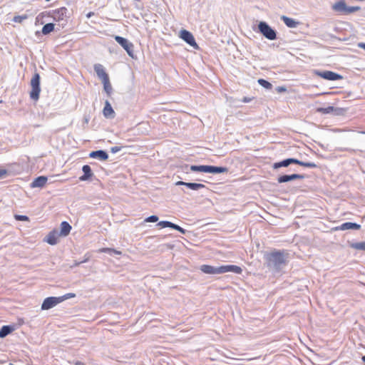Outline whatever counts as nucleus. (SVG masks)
I'll use <instances>...</instances> for the list:
<instances>
[{"label":"nucleus","instance_id":"obj_13","mask_svg":"<svg viewBox=\"0 0 365 365\" xmlns=\"http://www.w3.org/2000/svg\"><path fill=\"white\" fill-rule=\"evenodd\" d=\"M94 71L96 73L97 76L101 79L102 82L109 78L108 73L106 72L103 66L101 64H95Z\"/></svg>","mask_w":365,"mask_h":365},{"label":"nucleus","instance_id":"obj_28","mask_svg":"<svg viewBox=\"0 0 365 365\" xmlns=\"http://www.w3.org/2000/svg\"><path fill=\"white\" fill-rule=\"evenodd\" d=\"M350 247L351 248L357 250L365 251V241L364 242H353L350 245Z\"/></svg>","mask_w":365,"mask_h":365},{"label":"nucleus","instance_id":"obj_24","mask_svg":"<svg viewBox=\"0 0 365 365\" xmlns=\"http://www.w3.org/2000/svg\"><path fill=\"white\" fill-rule=\"evenodd\" d=\"M207 165H192L190 166V170L192 172H201L207 173Z\"/></svg>","mask_w":365,"mask_h":365},{"label":"nucleus","instance_id":"obj_8","mask_svg":"<svg viewBox=\"0 0 365 365\" xmlns=\"http://www.w3.org/2000/svg\"><path fill=\"white\" fill-rule=\"evenodd\" d=\"M314 73L327 81H338L343 79V76L337 73L331 71H319L315 70Z\"/></svg>","mask_w":365,"mask_h":365},{"label":"nucleus","instance_id":"obj_18","mask_svg":"<svg viewBox=\"0 0 365 365\" xmlns=\"http://www.w3.org/2000/svg\"><path fill=\"white\" fill-rule=\"evenodd\" d=\"M48 180L47 177L41 175L36 178L31 183V187H43Z\"/></svg>","mask_w":365,"mask_h":365},{"label":"nucleus","instance_id":"obj_38","mask_svg":"<svg viewBox=\"0 0 365 365\" xmlns=\"http://www.w3.org/2000/svg\"><path fill=\"white\" fill-rule=\"evenodd\" d=\"M15 219L19 221H28L29 220V217H27L26 215H16Z\"/></svg>","mask_w":365,"mask_h":365},{"label":"nucleus","instance_id":"obj_42","mask_svg":"<svg viewBox=\"0 0 365 365\" xmlns=\"http://www.w3.org/2000/svg\"><path fill=\"white\" fill-rule=\"evenodd\" d=\"M277 91L279 93L285 92L287 91L286 88L284 86H278L276 88Z\"/></svg>","mask_w":365,"mask_h":365},{"label":"nucleus","instance_id":"obj_47","mask_svg":"<svg viewBox=\"0 0 365 365\" xmlns=\"http://www.w3.org/2000/svg\"><path fill=\"white\" fill-rule=\"evenodd\" d=\"M135 6L138 9H140V5H138V4H137L136 2L135 3Z\"/></svg>","mask_w":365,"mask_h":365},{"label":"nucleus","instance_id":"obj_21","mask_svg":"<svg viewBox=\"0 0 365 365\" xmlns=\"http://www.w3.org/2000/svg\"><path fill=\"white\" fill-rule=\"evenodd\" d=\"M103 113L106 118H114L115 112L108 101H106L105 102Z\"/></svg>","mask_w":365,"mask_h":365},{"label":"nucleus","instance_id":"obj_32","mask_svg":"<svg viewBox=\"0 0 365 365\" xmlns=\"http://www.w3.org/2000/svg\"><path fill=\"white\" fill-rule=\"evenodd\" d=\"M101 252H105V253H108V255H121V252L120 251H118L116 250H114V249H112V248H102L101 250H100Z\"/></svg>","mask_w":365,"mask_h":365},{"label":"nucleus","instance_id":"obj_35","mask_svg":"<svg viewBox=\"0 0 365 365\" xmlns=\"http://www.w3.org/2000/svg\"><path fill=\"white\" fill-rule=\"evenodd\" d=\"M76 297V294L74 293H67L61 297H59L61 302H63L64 300L73 298Z\"/></svg>","mask_w":365,"mask_h":365},{"label":"nucleus","instance_id":"obj_22","mask_svg":"<svg viewBox=\"0 0 365 365\" xmlns=\"http://www.w3.org/2000/svg\"><path fill=\"white\" fill-rule=\"evenodd\" d=\"M71 230V226L70 224L66 221H63L61 223L60 231H58V233L61 236L66 237L70 233Z\"/></svg>","mask_w":365,"mask_h":365},{"label":"nucleus","instance_id":"obj_16","mask_svg":"<svg viewBox=\"0 0 365 365\" xmlns=\"http://www.w3.org/2000/svg\"><path fill=\"white\" fill-rule=\"evenodd\" d=\"M89 157L91 158H97L100 160L105 161L108 159V154L103 150H98L91 152L89 153Z\"/></svg>","mask_w":365,"mask_h":365},{"label":"nucleus","instance_id":"obj_9","mask_svg":"<svg viewBox=\"0 0 365 365\" xmlns=\"http://www.w3.org/2000/svg\"><path fill=\"white\" fill-rule=\"evenodd\" d=\"M180 37L185 41L188 45L191 46L195 49H198L199 46L195 42V38L191 32L187 30H181L180 32Z\"/></svg>","mask_w":365,"mask_h":365},{"label":"nucleus","instance_id":"obj_45","mask_svg":"<svg viewBox=\"0 0 365 365\" xmlns=\"http://www.w3.org/2000/svg\"><path fill=\"white\" fill-rule=\"evenodd\" d=\"M93 15H94V13H93V12H92V11H91V12H88V13L86 14V17H87L88 19H89V18H91L92 16H93Z\"/></svg>","mask_w":365,"mask_h":365},{"label":"nucleus","instance_id":"obj_19","mask_svg":"<svg viewBox=\"0 0 365 365\" xmlns=\"http://www.w3.org/2000/svg\"><path fill=\"white\" fill-rule=\"evenodd\" d=\"M280 19L284 23V24L291 29L297 28L299 25V22L294 19L289 18L287 16H282Z\"/></svg>","mask_w":365,"mask_h":365},{"label":"nucleus","instance_id":"obj_20","mask_svg":"<svg viewBox=\"0 0 365 365\" xmlns=\"http://www.w3.org/2000/svg\"><path fill=\"white\" fill-rule=\"evenodd\" d=\"M227 172L228 168L226 167L207 165V173L218 174Z\"/></svg>","mask_w":365,"mask_h":365},{"label":"nucleus","instance_id":"obj_3","mask_svg":"<svg viewBox=\"0 0 365 365\" xmlns=\"http://www.w3.org/2000/svg\"><path fill=\"white\" fill-rule=\"evenodd\" d=\"M291 164H297V165H299L301 166H304V167H307V168H318V165L317 164H315L314 163H309V162L307 163V162L301 161L298 159L292 158H287L282 161L274 163L273 164L272 167L274 169H278L282 167H288Z\"/></svg>","mask_w":365,"mask_h":365},{"label":"nucleus","instance_id":"obj_37","mask_svg":"<svg viewBox=\"0 0 365 365\" xmlns=\"http://www.w3.org/2000/svg\"><path fill=\"white\" fill-rule=\"evenodd\" d=\"M158 220V217L157 215H150L145 220V222H156Z\"/></svg>","mask_w":365,"mask_h":365},{"label":"nucleus","instance_id":"obj_23","mask_svg":"<svg viewBox=\"0 0 365 365\" xmlns=\"http://www.w3.org/2000/svg\"><path fill=\"white\" fill-rule=\"evenodd\" d=\"M14 330V326L4 325L0 329V338L3 339Z\"/></svg>","mask_w":365,"mask_h":365},{"label":"nucleus","instance_id":"obj_33","mask_svg":"<svg viewBox=\"0 0 365 365\" xmlns=\"http://www.w3.org/2000/svg\"><path fill=\"white\" fill-rule=\"evenodd\" d=\"M173 225V222H171L170 221H160L157 224V226L160 227L161 228H165V227H170L172 228V225Z\"/></svg>","mask_w":365,"mask_h":365},{"label":"nucleus","instance_id":"obj_10","mask_svg":"<svg viewBox=\"0 0 365 365\" xmlns=\"http://www.w3.org/2000/svg\"><path fill=\"white\" fill-rule=\"evenodd\" d=\"M61 303V300L59 297H48L46 298L42 304H41V309L42 310H48L53 307H54L58 304Z\"/></svg>","mask_w":365,"mask_h":365},{"label":"nucleus","instance_id":"obj_39","mask_svg":"<svg viewBox=\"0 0 365 365\" xmlns=\"http://www.w3.org/2000/svg\"><path fill=\"white\" fill-rule=\"evenodd\" d=\"M122 149V147H120V146H114V147H112L110 148V152L112 153H116L118 152H119L120 150H121Z\"/></svg>","mask_w":365,"mask_h":365},{"label":"nucleus","instance_id":"obj_27","mask_svg":"<svg viewBox=\"0 0 365 365\" xmlns=\"http://www.w3.org/2000/svg\"><path fill=\"white\" fill-rule=\"evenodd\" d=\"M334 110V106H328L327 108H317V112L322 114H332Z\"/></svg>","mask_w":365,"mask_h":365},{"label":"nucleus","instance_id":"obj_12","mask_svg":"<svg viewBox=\"0 0 365 365\" xmlns=\"http://www.w3.org/2000/svg\"><path fill=\"white\" fill-rule=\"evenodd\" d=\"M361 228V225L356 222H347L341 224L339 226L335 227L332 228V230H359Z\"/></svg>","mask_w":365,"mask_h":365},{"label":"nucleus","instance_id":"obj_34","mask_svg":"<svg viewBox=\"0 0 365 365\" xmlns=\"http://www.w3.org/2000/svg\"><path fill=\"white\" fill-rule=\"evenodd\" d=\"M28 19V15L24 14L21 16H15L12 21L15 23H21L24 20H26Z\"/></svg>","mask_w":365,"mask_h":365},{"label":"nucleus","instance_id":"obj_31","mask_svg":"<svg viewBox=\"0 0 365 365\" xmlns=\"http://www.w3.org/2000/svg\"><path fill=\"white\" fill-rule=\"evenodd\" d=\"M346 110L344 108L334 106V110L332 111L331 115H335V116H340V115H344L346 113Z\"/></svg>","mask_w":365,"mask_h":365},{"label":"nucleus","instance_id":"obj_6","mask_svg":"<svg viewBox=\"0 0 365 365\" xmlns=\"http://www.w3.org/2000/svg\"><path fill=\"white\" fill-rule=\"evenodd\" d=\"M258 31L266 38L270 41L277 39V31L273 29L266 21H259Z\"/></svg>","mask_w":365,"mask_h":365},{"label":"nucleus","instance_id":"obj_29","mask_svg":"<svg viewBox=\"0 0 365 365\" xmlns=\"http://www.w3.org/2000/svg\"><path fill=\"white\" fill-rule=\"evenodd\" d=\"M67 9L65 7H61L55 11L54 19H63L64 16H66V13Z\"/></svg>","mask_w":365,"mask_h":365},{"label":"nucleus","instance_id":"obj_36","mask_svg":"<svg viewBox=\"0 0 365 365\" xmlns=\"http://www.w3.org/2000/svg\"><path fill=\"white\" fill-rule=\"evenodd\" d=\"M172 229L179 231L182 234H185L187 230L180 227L178 225L173 223L172 225Z\"/></svg>","mask_w":365,"mask_h":365},{"label":"nucleus","instance_id":"obj_7","mask_svg":"<svg viewBox=\"0 0 365 365\" xmlns=\"http://www.w3.org/2000/svg\"><path fill=\"white\" fill-rule=\"evenodd\" d=\"M114 38L116 41V42L126 51L129 56H130L131 58H134V46L130 41H129L127 38L120 36H115Z\"/></svg>","mask_w":365,"mask_h":365},{"label":"nucleus","instance_id":"obj_40","mask_svg":"<svg viewBox=\"0 0 365 365\" xmlns=\"http://www.w3.org/2000/svg\"><path fill=\"white\" fill-rule=\"evenodd\" d=\"M6 174L7 170L6 169H0V179H3Z\"/></svg>","mask_w":365,"mask_h":365},{"label":"nucleus","instance_id":"obj_25","mask_svg":"<svg viewBox=\"0 0 365 365\" xmlns=\"http://www.w3.org/2000/svg\"><path fill=\"white\" fill-rule=\"evenodd\" d=\"M55 25L53 23L46 24L42 28V34L43 35H48L54 30Z\"/></svg>","mask_w":365,"mask_h":365},{"label":"nucleus","instance_id":"obj_15","mask_svg":"<svg viewBox=\"0 0 365 365\" xmlns=\"http://www.w3.org/2000/svg\"><path fill=\"white\" fill-rule=\"evenodd\" d=\"M59 237H61V235L58 233V230H53L46 236V242L51 245H56Z\"/></svg>","mask_w":365,"mask_h":365},{"label":"nucleus","instance_id":"obj_26","mask_svg":"<svg viewBox=\"0 0 365 365\" xmlns=\"http://www.w3.org/2000/svg\"><path fill=\"white\" fill-rule=\"evenodd\" d=\"M102 83L103 84L104 91L108 94V96H110L113 91L111 84L110 83V79L108 78V79L103 81Z\"/></svg>","mask_w":365,"mask_h":365},{"label":"nucleus","instance_id":"obj_43","mask_svg":"<svg viewBox=\"0 0 365 365\" xmlns=\"http://www.w3.org/2000/svg\"><path fill=\"white\" fill-rule=\"evenodd\" d=\"M358 47L365 50V43H363V42L359 43Z\"/></svg>","mask_w":365,"mask_h":365},{"label":"nucleus","instance_id":"obj_46","mask_svg":"<svg viewBox=\"0 0 365 365\" xmlns=\"http://www.w3.org/2000/svg\"><path fill=\"white\" fill-rule=\"evenodd\" d=\"M75 365H85V364L83 362H81V361H77L75 363Z\"/></svg>","mask_w":365,"mask_h":365},{"label":"nucleus","instance_id":"obj_30","mask_svg":"<svg viewBox=\"0 0 365 365\" xmlns=\"http://www.w3.org/2000/svg\"><path fill=\"white\" fill-rule=\"evenodd\" d=\"M258 83L262 86L263 88H266V89H271L272 88V85L271 83H269V81H267V80L265 79H263V78H259L258 79Z\"/></svg>","mask_w":365,"mask_h":365},{"label":"nucleus","instance_id":"obj_41","mask_svg":"<svg viewBox=\"0 0 365 365\" xmlns=\"http://www.w3.org/2000/svg\"><path fill=\"white\" fill-rule=\"evenodd\" d=\"M87 261V259H85V260H83V261H81V262H77V261H74V263L73 265H71V267L73 268L74 267H77L78 266L79 264H81V263L83 262H86Z\"/></svg>","mask_w":365,"mask_h":365},{"label":"nucleus","instance_id":"obj_5","mask_svg":"<svg viewBox=\"0 0 365 365\" xmlns=\"http://www.w3.org/2000/svg\"><path fill=\"white\" fill-rule=\"evenodd\" d=\"M41 77L38 73L35 72L31 80V90L30 91V98L34 101H38L41 92L40 86Z\"/></svg>","mask_w":365,"mask_h":365},{"label":"nucleus","instance_id":"obj_14","mask_svg":"<svg viewBox=\"0 0 365 365\" xmlns=\"http://www.w3.org/2000/svg\"><path fill=\"white\" fill-rule=\"evenodd\" d=\"M175 185H184L186 187L192 190H198L202 188H205V185L201 183H197V182H187L184 181H178L175 182Z\"/></svg>","mask_w":365,"mask_h":365},{"label":"nucleus","instance_id":"obj_17","mask_svg":"<svg viewBox=\"0 0 365 365\" xmlns=\"http://www.w3.org/2000/svg\"><path fill=\"white\" fill-rule=\"evenodd\" d=\"M82 171L83 175L79 178L81 181L90 180L93 175V173L92 172V170L88 165H84L82 167Z\"/></svg>","mask_w":365,"mask_h":365},{"label":"nucleus","instance_id":"obj_11","mask_svg":"<svg viewBox=\"0 0 365 365\" xmlns=\"http://www.w3.org/2000/svg\"><path fill=\"white\" fill-rule=\"evenodd\" d=\"M304 178V175L301 174H292V175H282L278 177L277 182L279 183L287 182L294 180H302Z\"/></svg>","mask_w":365,"mask_h":365},{"label":"nucleus","instance_id":"obj_2","mask_svg":"<svg viewBox=\"0 0 365 365\" xmlns=\"http://www.w3.org/2000/svg\"><path fill=\"white\" fill-rule=\"evenodd\" d=\"M200 269L203 273L207 274H220L226 272L240 274L242 272V269L240 267L234 264L221 265L220 267L202 264L200 266Z\"/></svg>","mask_w":365,"mask_h":365},{"label":"nucleus","instance_id":"obj_44","mask_svg":"<svg viewBox=\"0 0 365 365\" xmlns=\"http://www.w3.org/2000/svg\"><path fill=\"white\" fill-rule=\"evenodd\" d=\"M251 101V98L247 97H244L242 99V102L244 103H249Z\"/></svg>","mask_w":365,"mask_h":365},{"label":"nucleus","instance_id":"obj_1","mask_svg":"<svg viewBox=\"0 0 365 365\" xmlns=\"http://www.w3.org/2000/svg\"><path fill=\"white\" fill-rule=\"evenodd\" d=\"M267 265L274 272H279L287 264V257L284 251L274 250L265 255Z\"/></svg>","mask_w":365,"mask_h":365},{"label":"nucleus","instance_id":"obj_48","mask_svg":"<svg viewBox=\"0 0 365 365\" xmlns=\"http://www.w3.org/2000/svg\"><path fill=\"white\" fill-rule=\"evenodd\" d=\"M361 359H362L363 362H364V363H365V356H363L361 357Z\"/></svg>","mask_w":365,"mask_h":365},{"label":"nucleus","instance_id":"obj_4","mask_svg":"<svg viewBox=\"0 0 365 365\" xmlns=\"http://www.w3.org/2000/svg\"><path fill=\"white\" fill-rule=\"evenodd\" d=\"M332 9L339 14L348 15L359 11L360 6H349L345 4V1H336L331 6Z\"/></svg>","mask_w":365,"mask_h":365}]
</instances>
